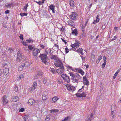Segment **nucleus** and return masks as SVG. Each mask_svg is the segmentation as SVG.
<instances>
[{"mask_svg": "<svg viewBox=\"0 0 121 121\" xmlns=\"http://www.w3.org/2000/svg\"><path fill=\"white\" fill-rule=\"evenodd\" d=\"M106 27V26H105V24L104 25H103L102 26V28L103 29H104Z\"/></svg>", "mask_w": 121, "mask_h": 121, "instance_id": "6e6d98bb", "label": "nucleus"}, {"mask_svg": "<svg viewBox=\"0 0 121 121\" xmlns=\"http://www.w3.org/2000/svg\"><path fill=\"white\" fill-rule=\"evenodd\" d=\"M14 4L13 3H10L9 4L6 5V6L7 8H11L12 6H13Z\"/></svg>", "mask_w": 121, "mask_h": 121, "instance_id": "c756f323", "label": "nucleus"}, {"mask_svg": "<svg viewBox=\"0 0 121 121\" xmlns=\"http://www.w3.org/2000/svg\"><path fill=\"white\" fill-rule=\"evenodd\" d=\"M24 121H27L28 120H27L26 118L25 117H24L23 118Z\"/></svg>", "mask_w": 121, "mask_h": 121, "instance_id": "338daca9", "label": "nucleus"}, {"mask_svg": "<svg viewBox=\"0 0 121 121\" xmlns=\"http://www.w3.org/2000/svg\"><path fill=\"white\" fill-rule=\"evenodd\" d=\"M22 43L23 45H24L26 46H28V44L26 43V42H24L23 41L22 42Z\"/></svg>", "mask_w": 121, "mask_h": 121, "instance_id": "3c124183", "label": "nucleus"}, {"mask_svg": "<svg viewBox=\"0 0 121 121\" xmlns=\"http://www.w3.org/2000/svg\"><path fill=\"white\" fill-rule=\"evenodd\" d=\"M116 105L115 104H113L112 105L111 107V111H114L116 110Z\"/></svg>", "mask_w": 121, "mask_h": 121, "instance_id": "a878e982", "label": "nucleus"}, {"mask_svg": "<svg viewBox=\"0 0 121 121\" xmlns=\"http://www.w3.org/2000/svg\"><path fill=\"white\" fill-rule=\"evenodd\" d=\"M69 74L72 77L71 79L73 82L78 83V82L81 81V78L79 74L76 73L73 74L72 73H69Z\"/></svg>", "mask_w": 121, "mask_h": 121, "instance_id": "f03ea898", "label": "nucleus"}, {"mask_svg": "<svg viewBox=\"0 0 121 121\" xmlns=\"http://www.w3.org/2000/svg\"><path fill=\"white\" fill-rule=\"evenodd\" d=\"M47 77H45L43 79V83L44 84L46 83L47 81Z\"/></svg>", "mask_w": 121, "mask_h": 121, "instance_id": "e433bc0d", "label": "nucleus"}, {"mask_svg": "<svg viewBox=\"0 0 121 121\" xmlns=\"http://www.w3.org/2000/svg\"><path fill=\"white\" fill-rule=\"evenodd\" d=\"M43 74V72L41 71H39L38 72V74L35 77V78L36 79L38 77L41 76Z\"/></svg>", "mask_w": 121, "mask_h": 121, "instance_id": "dca6fc26", "label": "nucleus"}, {"mask_svg": "<svg viewBox=\"0 0 121 121\" xmlns=\"http://www.w3.org/2000/svg\"><path fill=\"white\" fill-rule=\"evenodd\" d=\"M80 43H79V42L78 41V40H75V43L73 44V45L74 47L77 48L79 46V44H80Z\"/></svg>", "mask_w": 121, "mask_h": 121, "instance_id": "f3484780", "label": "nucleus"}, {"mask_svg": "<svg viewBox=\"0 0 121 121\" xmlns=\"http://www.w3.org/2000/svg\"><path fill=\"white\" fill-rule=\"evenodd\" d=\"M106 63H103L102 65V68H104L105 65H106Z\"/></svg>", "mask_w": 121, "mask_h": 121, "instance_id": "09e8293b", "label": "nucleus"}, {"mask_svg": "<svg viewBox=\"0 0 121 121\" xmlns=\"http://www.w3.org/2000/svg\"><path fill=\"white\" fill-rule=\"evenodd\" d=\"M47 95L43 94L42 95V99L43 100H45L47 99Z\"/></svg>", "mask_w": 121, "mask_h": 121, "instance_id": "72a5a7b5", "label": "nucleus"}, {"mask_svg": "<svg viewBox=\"0 0 121 121\" xmlns=\"http://www.w3.org/2000/svg\"><path fill=\"white\" fill-rule=\"evenodd\" d=\"M77 32L78 31L76 29H75L73 31H72V33L73 35L76 36L77 34H78Z\"/></svg>", "mask_w": 121, "mask_h": 121, "instance_id": "bb28decb", "label": "nucleus"}, {"mask_svg": "<svg viewBox=\"0 0 121 121\" xmlns=\"http://www.w3.org/2000/svg\"><path fill=\"white\" fill-rule=\"evenodd\" d=\"M17 58H19V57L20 58H19L20 59H21L22 58V55H21V53L20 52H18L17 54Z\"/></svg>", "mask_w": 121, "mask_h": 121, "instance_id": "58836bf2", "label": "nucleus"}, {"mask_svg": "<svg viewBox=\"0 0 121 121\" xmlns=\"http://www.w3.org/2000/svg\"><path fill=\"white\" fill-rule=\"evenodd\" d=\"M28 48L30 51H32L35 48L32 45H30L28 46Z\"/></svg>", "mask_w": 121, "mask_h": 121, "instance_id": "7c9ffc66", "label": "nucleus"}, {"mask_svg": "<svg viewBox=\"0 0 121 121\" xmlns=\"http://www.w3.org/2000/svg\"><path fill=\"white\" fill-rule=\"evenodd\" d=\"M67 76V75H66L63 74L61 75V77L64 80V79H65V78L66 77V76Z\"/></svg>", "mask_w": 121, "mask_h": 121, "instance_id": "c03bdc74", "label": "nucleus"}, {"mask_svg": "<svg viewBox=\"0 0 121 121\" xmlns=\"http://www.w3.org/2000/svg\"><path fill=\"white\" fill-rule=\"evenodd\" d=\"M54 65L56 67L60 68L56 70V71L59 74H60L64 72V68L62 61L60 59L54 63Z\"/></svg>", "mask_w": 121, "mask_h": 121, "instance_id": "f257e3e1", "label": "nucleus"}, {"mask_svg": "<svg viewBox=\"0 0 121 121\" xmlns=\"http://www.w3.org/2000/svg\"><path fill=\"white\" fill-rule=\"evenodd\" d=\"M3 71L5 75H6L9 72V70L8 68H6L4 69Z\"/></svg>", "mask_w": 121, "mask_h": 121, "instance_id": "4be33fe9", "label": "nucleus"}, {"mask_svg": "<svg viewBox=\"0 0 121 121\" xmlns=\"http://www.w3.org/2000/svg\"><path fill=\"white\" fill-rule=\"evenodd\" d=\"M26 41L28 43H30L33 42V41L32 39H27Z\"/></svg>", "mask_w": 121, "mask_h": 121, "instance_id": "49530a36", "label": "nucleus"}, {"mask_svg": "<svg viewBox=\"0 0 121 121\" xmlns=\"http://www.w3.org/2000/svg\"><path fill=\"white\" fill-rule=\"evenodd\" d=\"M70 119V117H65L64 119L62 121H69Z\"/></svg>", "mask_w": 121, "mask_h": 121, "instance_id": "2f4dec72", "label": "nucleus"}, {"mask_svg": "<svg viewBox=\"0 0 121 121\" xmlns=\"http://www.w3.org/2000/svg\"><path fill=\"white\" fill-rule=\"evenodd\" d=\"M119 71L120 70H118L116 72L113 77L114 79H115L116 78L117 76V75L119 73Z\"/></svg>", "mask_w": 121, "mask_h": 121, "instance_id": "f704fd0d", "label": "nucleus"}, {"mask_svg": "<svg viewBox=\"0 0 121 121\" xmlns=\"http://www.w3.org/2000/svg\"><path fill=\"white\" fill-rule=\"evenodd\" d=\"M27 14L26 13H20V15L22 17L23 16H26Z\"/></svg>", "mask_w": 121, "mask_h": 121, "instance_id": "4c0bfd02", "label": "nucleus"}, {"mask_svg": "<svg viewBox=\"0 0 121 121\" xmlns=\"http://www.w3.org/2000/svg\"><path fill=\"white\" fill-rule=\"evenodd\" d=\"M77 15V14L75 12H72V14L70 16V17L72 20H74L76 18V17Z\"/></svg>", "mask_w": 121, "mask_h": 121, "instance_id": "1a4fd4ad", "label": "nucleus"}, {"mask_svg": "<svg viewBox=\"0 0 121 121\" xmlns=\"http://www.w3.org/2000/svg\"><path fill=\"white\" fill-rule=\"evenodd\" d=\"M24 67L23 65V64H22V65L20 66L18 68V70L19 71H21L22 69Z\"/></svg>", "mask_w": 121, "mask_h": 121, "instance_id": "c9c22d12", "label": "nucleus"}, {"mask_svg": "<svg viewBox=\"0 0 121 121\" xmlns=\"http://www.w3.org/2000/svg\"><path fill=\"white\" fill-rule=\"evenodd\" d=\"M37 85V83L36 82H35L33 83V86L31 88V90H34L36 88Z\"/></svg>", "mask_w": 121, "mask_h": 121, "instance_id": "6ab92c4d", "label": "nucleus"}, {"mask_svg": "<svg viewBox=\"0 0 121 121\" xmlns=\"http://www.w3.org/2000/svg\"><path fill=\"white\" fill-rule=\"evenodd\" d=\"M81 56V57L82 60V61H84L85 60V57H83L82 56Z\"/></svg>", "mask_w": 121, "mask_h": 121, "instance_id": "680f3d73", "label": "nucleus"}, {"mask_svg": "<svg viewBox=\"0 0 121 121\" xmlns=\"http://www.w3.org/2000/svg\"><path fill=\"white\" fill-rule=\"evenodd\" d=\"M66 87L68 90L71 91H74L76 89V88L72 86L69 84L67 85Z\"/></svg>", "mask_w": 121, "mask_h": 121, "instance_id": "39448f33", "label": "nucleus"}, {"mask_svg": "<svg viewBox=\"0 0 121 121\" xmlns=\"http://www.w3.org/2000/svg\"><path fill=\"white\" fill-rule=\"evenodd\" d=\"M83 49L82 48H79L76 51V52L78 53H80L82 55H83L84 53L82 52Z\"/></svg>", "mask_w": 121, "mask_h": 121, "instance_id": "b1692460", "label": "nucleus"}, {"mask_svg": "<svg viewBox=\"0 0 121 121\" xmlns=\"http://www.w3.org/2000/svg\"><path fill=\"white\" fill-rule=\"evenodd\" d=\"M64 80L67 83H69L70 82V78H69V77L68 76H66V77L64 79Z\"/></svg>", "mask_w": 121, "mask_h": 121, "instance_id": "c85d7f7f", "label": "nucleus"}, {"mask_svg": "<svg viewBox=\"0 0 121 121\" xmlns=\"http://www.w3.org/2000/svg\"><path fill=\"white\" fill-rule=\"evenodd\" d=\"M24 109L23 108H21L19 110V112H22L24 111Z\"/></svg>", "mask_w": 121, "mask_h": 121, "instance_id": "8fccbe9b", "label": "nucleus"}, {"mask_svg": "<svg viewBox=\"0 0 121 121\" xmlns=\"http://www.w3.org/2000/svg\"><path fill=\"white\" fill-rule=\"evenodd\" d=\"M51 58L52 59H53L54 60H55L56 62L58 60H59L60 59L58 57L56 56L53 55H51Z\"/></svg>", "mask_w": 121, "mask_h": 121, "instance_id": "2eb2a0df", "label": "nucleus"}, {"mask_svg": "<svg viewBox=\"0 0 121 121\" xmlns=\"http://www.w3.org/2000/svg\"><path fill=\"white\" fill-rule=\"evenodd\" d=\"M103 60L104 63H106V57L105 56H103Z\"/></svg>", "mask_w": 121, "mask_h": 121, "instance_id": "a18cd8bd", "label": "nucleus"}, {"mask_svg": "<svg viewBox=\"0 0 121 121\" xmlns=\"http://www.w3.org/2000/svg\"><path fill=\"white\" fill-rule=\"evenodd\" d=\"M46 52L47 54H40L39 57L41 58L43 63H44L45 65H48V61L49 59L48 57L47 56V54L48 53L47 52Z\"/></svg>", "mask_w": 121, "mask_h": 121, "instance_id": "7ed1b4c3", "label": "nucleus"}, {"mask_svg": "<svg viewBox=\"0 0 121 121\" xmlns=\"http://www.w3.org/2000/svg\"><path fill=\"white\" fill-rule=\"evenodd\" d=\"M65 50L66 53H68L69 51V49L67 48H65Z\"/></svg>", "mask_w": 121, "mask_h": 121, "instance_id": "5fc2aeb1", "label": "nucleus"}, {"mask_svg": "<svg viewBox=\"0 0 121 121\" xmlns=\"http://www.w3.org/2000/svg\"><path fill=\"white\" fill-rule=\"evenodd\" d=\"M40 47L43 49H44V46L43 45H41Z\"/></svg>", "mask_w": 121, "mask_h": 121, "instance_id": "0e129e2a", "label": "nucleus"}, {"mask_svg": "<svg viewBox=\"0 0 121 121\" xmlns=\"http://www.w3.org/2000/svg\"><path fill=\"white\" fill-rule=\"evenodd\" d=\"M58 99V98L57 97L55 96L52 98V100L54 103H55Z\"/></svg>", "mask_w": 121, "mask_h": 121, "instance_id": "473e14b6", "label": "nucleus"}, {"mask_svg": "<svg viewBox=\"0 0 121 121\" xmlns=\"http://www.w3.org/2000/svg\"><path fill=\"white\" fill-rule=\"evenodd\" d=\"M56 68L54 67V68H51V71L53 73H56Z\"/></svg>", "mask_w": 121, "mask_h": 121, "instance_id": "a19ab883", "label": "nucleus"}, {"mask_svg": "<svg viewBox=\"0 0 121 121\" xmlns=\"http://www.w3.org/2000/svg\"><path fill=\"white\" fill-rule=\"evenodd\" d=\"M49 9L52 10V13H55V6L53 4H51L48 6Z\"/></svg>", "mask_w": 121, "mask_h": 121, "instance_id": "4468645a", "label": "nucleus"}, {"mask_svg": "<svg viewBox=\"0 0 121 121\" xmlns=\"http://www.w3.org/2000/svg\"><path fill=\"white\" fill-rule=\"evenodd\" d=\"M2 102L3 105L7 104L8 102V100L7 99V96L5 95H4L1 98Z\"/></svg>", "mask_w": 121, "mask_h": 121, "instance_id": "20e7f679", "label": "nucleus"}, {"mask_svg": "<svg viewBox=\"0 0 121 121\" xmlns=\"http://www.w3.org/2000/svg\"><path fill=\"white\" fill-rule=\"evenodd\" d=\"M9 13V11L8 10L5 11V13L6 14H8Z\"/></svg>", "mask_w": 121, "mask_h": 121, "instance_id": "052dcab7", "label": "nucleus"}, {"mask_svg": "<svg viewBox=\"0 0 121 121\" xmlns=\"http://www.w3.org/2000/svg\"><path fill=\"white\" fill-rule=\"evenodd\" d=\"M86 92H83L82 94H81L77 93L76 94V96L79 97H85L86 96Z\"/></svg>", "mask_w": 121, "mask_h": 121, "instance_id": "423d86ee", "label": "nucleus"}, {"mask_svg": "<svg viewBox=\"0 0 121 121\" xmlns=\"http://www.w3.org/2000/svg\"><path fill=\"white\" fill-rule=\"evenodd\" d=\"M59 110L57 109H53L51 110H50L51 112H54V113H55L56 112H58Z\"/></svg>", "mask_w": 121, "mask_h": 121, "instance_id": "cd10ccee", "label": "nucleus"}, {"mask_svg": "<svg viewBox=\"0 0 121 121\" xmlns=\"http://www.w3.org/2000/svg\"><path fill=\"white\" fill-rule=\"evenodd\" d=\"M73 45H71L70 46L72 47V48L71 49V50H73V51H75L76 50V49L73 46Z\"/></svg>", "mask_w": 121, "mask_h": 121, "instance_id": "603ef678", "label": "nucleus"}, {"mask_svg": "<svg viewBox=\"0 0 121 121\" xmlns=\"http://www.w3.org/2000/svg\"><path fill=\"white\" fill-rule=\"evenodd\" d=\"M19 37L21 39L23 40V35L22 34H21L20 36H19Z\"/></svg>", "mask_w": 121, "mask_h": 121, "instance_id": "864d4df0", "label": "nucleus"}, {"mask_svg": "<svg viewBox=\"0 0 121 121\" xmlns=\"http://www.w3.org/2000/svg\"><path fill=\"white\" fill-rule=\"evenodd\" d=\"M88 20H87L86 21V22L85 24L83 26H82V28H81V30L82 31V34H84V31L85 30V27L86 26L88 22Z\"/></svg>", "mask_w": 121, "mask_h": 121, "instance_id": "ddd939ff", "label": "nucleus"}, {"mask_svg": "<svg viewBox=\"0 0 121 121\" xmlns=\"http://www.w3.org/2000/svg\"><path fill=\"white\" fill-rule=\"evenodd\" d=\"M97 22H98L97 21H96V20H95L94 22H93V23H92V24H96V23Z\"/></svg>", "mask_w": 121, "mask_h": 121, "instance_id": "774afa93", "label": "nucleus"}, {"mask_svg": "<svg viewBox=\"0 0 121 121\" xmlns=\"http://www.w3.org/2000/svg\"><path fill=\"white\" fill-rule=\"evenodd\" d=\"M24 77V76L23 74H21L19 76V79H22Z\"/></svg>", "mask_w": 121, "mask_h": 121, "instance_id": "79ce46f5", "label": "nucleus"}, {"mask_svg": "<svg viewBox=\"0 0 121 121\" xmlns=\"http://www.w3.org/2000/svg\"><path fill=\"white\" fill-rule=\"evenodd\" d=\"M102 56H100L99 57V58L98 59V60H99V61L100 60L102 59Z\"/></svg>", "mask_w": 121, "mask_h": 121, "instance_id": "69168bd1", "label": "nucleus"}, {"mask_svg": "<svg viewBox=\"0 0 121 121\" xmlns=\"http://www.w3.org/2000/svg\"><path fill=\"white\" fill-rule=\"evenodd\" d=\"M36 2L39 5L42 4V2L41 1H39V2L36 1Z\"/></svg>", "mask_w": 121, "mask_h": 121, "instance_id": "4d7b16f0", "label": "nucleus"}, {"mask_svg": "<svg viewBox=\"0 0 121 121\" xmlns=\"http://www.w3.org/2000/svg\"><path fill=\"white\" fill-rule=\"evenodd\" d=\"M52 115L51 114L47 116L45 121H49L50 119L52 117Z\"/></svg>", "mask_w": 121, "mask_h": 121, "instance_id": "aec40b11", "label": "nucleus"}, {"mask_svg": "<svg viewBox=\"0 0 121 121\" xmlns=\"http://www.w3.org/2000/svg\"><path fill=\"white\" fill-rule=\"evenodd\" d=\"M8 51L10 53H12L14 51L13 49L11 48H9L8 49Z\"/></svg>", "mask_w": 121, "mask_h": 121, "instance_id": "ea45409f", "label": "nucleus"}, {"mask_svg": "<svg viewBox=\"0 0 121 121\" xmlns=\"http://www.w3.org/2000/svg\"><path fill=\"white\" fill-rule=\"evenodd\" d=\"M14 90L15 91H17L18 90V87L17 86H15L14 87Z\"/></svg>", "mask_w": 121, "mask_h": 121, "instance_id": "13d9d810", "label": "nucleus"}, {"mask_svg": "<svg viewBox=\"0 0 121 121\" xmlns=\"http://www.w3.org/2000/svg\"><path fill=\"white\" fill-rule=\"evenodd\" d=\"M69 1L70 6L73 7L74 6V1L73 0H69Z\"/></svg>", "mask_w": 121, "mask_h": 121, "instance_id": "393cba45", "label": "nucleus"}, {"mask_svg": "<svg viewBox=\"0 0 121 121\" xmlns=\"http://www.w3.org/2000/svg\"><path fill=\"white\" fill-rule=\"evenodd\" d=\"M94 114L93 113H92L91 115L88 116L87 119L85 121H91L93 118V116Z\"/></svg>", "mask_w": 121, "mask_h": 121, "instance_id": "6e6552de", "label": "nucleus"}, {"mask_svg": "<svg viewBox=\"0 0 121 121\" xmlns=\"http://www.w3.org/2000/svg\"><path fill=\"white\" fill-rule=\"evenodd\" d=\"M40 51V49L35 48L32 51L33 55L35 56H36L38 53H39Z\"/></svg>", "mask_w": 121, "mask_h": 121, "instance_id": "0eeeda50", "label": "nucleus"}, {"mask_svg": "<svg viewBox=\"0 0 121 121\" xmlns=\"http://www.w3.org/2000/svg\"><path fill=\"white\" fill-rule=\"evenodd\" d=\"M83 82L84 84L87 86L89 85V81L87 80V78L86 76H84L83 77Z\"/></svg>", "mask_w": 121, "mask_h": 121, "instance_id": "9b49d317", "label": "nucleus"}, {"mask_svg": "<svg viewBox=\"0 0 121 121\" xmlns=\"http://www.w3.org/2000/svg\"><path fill=\"white\" fill-rule=\"evenodd\" d=\"M114 38L113 39H112L111 41H112V40H114L116 39L117 37H116V36H114Z\"/></svg>", "mask_w": 121, "mask_h": 121, "instance_id": "e2e57ef3", "label": "nucleus"}, {"mask_svg": "<svg viewBox=\"0 0 121 121\" xmlns=\"http://www.w3.org/2000/svg\"><path fill=\"white\" fill-rule=\"evenodd\" d=\"M27 7L25 6L24 9H23V10H24L25 12H26L27 10Z\"/></svg>", "mask_w": 121, "mask_h": 121, "instance_id": "bf43d9fd", "label": "nucleus"}, {"mask_svg": "<svg viewBox=\"0 0 121 121\" xmlns=\"http://www.w3.org/2000/svg\"><path fill=\"white\" fill-rule=\"evenodd\" d=\"M19 100V98L17 96H13L12 97V100L13 102H16L17 101Z\"/></svg>", "mask_w": 121, "mask_h": 121, "instance_id": "a211bd4d", "label": "nucleus"}, {"mask_svg": "<svg viewBox=\"0 0 121 121\" xmlns=\"http://www.w3.org/2000/svg\"><path fill=\"white\" fill-rule=\"evenodd\" d=\"M114 112L113 111H111V115L112 117L113 118H114L115 117V113H114Z\"/></svg>", "mask_w": 121, "mask_h": 121, "instance_id": "37998d69", "label": "nucleus"}, {"mask_svg": "<svg viewBox=\"0 0 121 121\" xmlns=\"http://www.w3.org/2000/svg\"><path fill=\"white\" fill-rule=\"evenodd\" d=\"M67 23L69 25L71 26H73L74 24V23L73 21L70 20H69L67 21Z\"/></svg>", "mask_w": 121, "mask_h": 121, "instance_id": "5701e85b", "label": "nucleus"}, {"mask_svg": "<svg viewBox=\"0 0 121 121\" xmlns=\"http://www.w3.org/2000/svg\"><path fill=\"white\" fill-rule=\"evenodd\" d=\"M84 86H82V88L79 89V90L78 91V92H81L82 91H83L84 90Z\"/></svg>", "mask_w": 121, "mask_h": 121, "instance_id": "de8ad7c7", "label": "nucleus"}, {"mask_svg": "<svg viewBox=\"0 0 121 121\" xmlns=\"http://www.w3.org/2000/svg\"><path fill=\"white\" fill-rule=\"evenodd\" d=\"M35 102V100L34 99L32 98L29 99L27 102V103L29 105H33V104Z\"/></svg>", "mask_w": 121, "mask_h": 121, "instance_id": "9d476101", "label": "nucleus"}, {"mask_svg": "<svg viewBox=\"0 0 121 121\" xmlns=\"http://www.w3.org/2000/svg\"><path fill=\"white\" fill-rule=\"evenodd\" d=\"M74 71L76 72H77L78 71V72L80 73L82 75H83L84 74V72L81 69H79V68H76L75 69Z\"/></svg>", "mask_w": 121, "mask_h": 121, "instance_id": "f8f14e48", "label": "nucleus"}, {"mask_svg": "<svg viewBox=\"0 0 121 121\" xmlns=\"http://www.w3.org/2000/svg\"><path fill=\"white\" fill-rule=\"evenodd\" d=\"M31 64V63H30L29 61H27L25 62L23 64V65L24 67H26L30 66Z\"/></svg>", "mask_w": 121, "mask_h": 121, "instance_id": "412c9836", "label": "nucleus"}]
</instances>
